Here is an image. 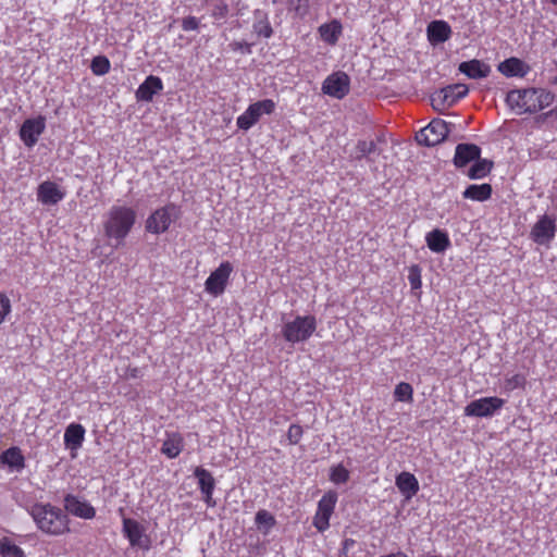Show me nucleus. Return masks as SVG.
<instances>
[{"mask_svg":"<svg viewBox=\"0 0 557 557\" xmlns=\"http://www.w3.org/2000/svg\"><path fill=\"white\" fill-rule=\"evenodd\" d=\"M413 389L409 383L401 382L396 385L394 396L398 401L409 403L412 400Z\"/></svg>","mask_w":557,"mask_h":557,"instance_id":"nucleus-38","label":"nucleus"},{"mask_svg":"<svg viewBox=\"0 0 557 557\" xmlns=\"http://www.w3.org/2000/svg\"><path fill=\"white\" fill-rule=\"evenodd\" d=\"M555 474L557 475V468H556V472H555Z\"/></svg>","mask_w":557,"mask_h":557,"instance_id":"nucleus-48","label":"nucleus"},{"mask_svg":"<svg viewBox=\"0 0 557 557\" xmlns=\"http://www.w3.org/2000/svg\"><path fill=\"white\" fill-rule=\"evenodd\" d=\"M288 3L299 15H305L308 12L309 0H288Z\"/></svg>","mask_w":557,"mask_h":557,"instance_id":"nucleus-44","label":"nucleus"},{"mask_svg":"<svg viewBox=\"0 0 557 557\" xmlns=\"http://www.w3.org/2000/svg\"><path fill=\"white\" fill-rule=\"evenodd\" d=\"M199 27V21L195 16H187L182 21V28L185 32L196 30Z\"/></svg>","mask_w":557,"mask_h":557,"instance_id":"nucleus-45","label":"nucleus"},{"mask_svg":"<svg viewBox=\"0 0 557 557\" xmlns=\"http://www.w3.org/2000/svg\"><path fill=\"white\" fill-rule=\"evenodd\" d=\"M469 169L467 175L471 180H480L485 177L492 170L493 163L486 159H476Z\"/></svg>","mask_w":557,"mask_h":557,"instance_id":"nucleus-32","label":"nucleus"},{"mask_svg":"<svg viewBox=\"0 0 557 557\" xmlns=\"http://www.w3.org/2000/svg\"><path fill=\"white\" fill-rule=\"evenodd\" d=\"M194 475L198 480V486L203 496L205 503L208 507H214L215 500L213 499V491L215 487V480L213 475L202 467H197L194 471Z\"/></svg>","mask_w":557,"mask_h":557,"instance_id":"nucleus-15","label":"nucleus"},{"mask_svg":"<svg viewBox=\"0 0 557 557\" xmlns=\"http://www.w3.org/2000/svg\"><path fill=\"white\" fill-rule=\"evenodd\" d=\"M65 197V191L62 190L54 182L45 181L37 189V199L46 206H52L60 202Z\"/></svg>","mask_w":557,"mask_h":557,"instance_id":"nucleus-17","label":"nucleus"},{"mask_svg":"<svg viewBox=\"0 0 557 557\" xmlns=\"http://www.w3.org/2000/svg\"><path fill=\"white\" fill-rule=\"evenodd\" d=\"M253 32L263 38H270L273 34L272 26L269 22L268 15L263 12L257 11L252 24Z\"/></svg>","mask_w":557,"mask_h":557,"instance_id":"nucleus-31","label":"nucleus"},{"mask_svg":"<svg viewBox=\"0 0 557 557\" xmlns=\"http://www.w3.org/2000/svg\"><path fill=\"white\" fill-rule=\"evenodd\" d=\"M524 384H525V376L520 373L513 374V375L505 379V388L508 391L521 388L524 386Z\"/></svg>","mask_w":557,"mask_h":557,"instance_id":"nucleus-40","label":"nucleus"},{"mask_svg":"<svg viewBox=\"0 0 557 557\" xmlns=\"http://www.w3.org/2000/svg\"><path fill=\"white\" fill-rule=\"evenodd\" d=\"M395 483L400 493L406 497V499H410L419 491V482L417 478L410 472L404 471L399 473L396 476Z\"/></svg>","mask_w":557,"mask_h":557,"instance_id":"nucleus-26","label":"nucleus"},{"mask_svg":"<svg viewBox=\"0 0 557 557\" xmlns=\"http://www.w3.org/2000/svg\"><path fill=\"white\" fill-rule=\"evenodd\" d=\"M498 71L506 77H523L528 74L530 67L518 58H509L498 64Z\"/></svg>","mask_w":557,"mask_h":557,"instance_id":"nucleus-24","label":"nucleus"},{"mask_svg":"<svg viewBox=\"0 0 557 557\" xmlns=\"http://www.w3.org/2000/svg\"><path fill=\"white\" fill-rule=\"evenodd\" d=\"M481 149L473 144H459L456 147L454 163L457 168H465L480 158Z\"/></svg>","mask_w":557,"mask_h":557,"instance_id":"nucleus-22","label":"nucleus"},{"mask_svg":"<svg viewBox=\"0 0 557 557\" xmlns=\"http://www.w3.org/2000/svg\"><path fill=\"white\" fill-rule=\"evenodd\" d=\"M7 466L10 472H21L25 468V457L17 446H12L0 455V466Z\"/></svg>","mask_w":557,"mask_h":557,"instance_id":"nucleus-20","label":"nucleus"},{"mask_svg":"<svg viewBox=\"0 0 557 557\" xmlns=\"http://www.w3.org/2000/svg\"><path fill=\"white\" fill-rule=\"evenodd\" d=\"M255 521L259 529H262V528L264 529L263 533H265V534L275 524L274 517L269 511L263 510V509L259 510L256 513Z\"/></svg>","mask_w":557,"mask_h":557,"instance_id":"nucleus-36","label":"nucleus"},{"mask_svg":"<svg viewBox=\"0 0 557 557\" xmlns=\"http://www.w3.org/2000/svg\"><path fill=\"white\" fill-rule=\"evenodd\" d=\"M408 281L412 289H418L421 287V269L419 265H411L409 268Z\"/></svg>","mask_w":557,"mask_h":557,"instance_id":"nucleus-41","label":"nucleus"},{"mask_svg":"<svg viewBox=\"0 0 557 557\" xmlns=\"http://www.w3.org/2000/svg\"><path fill=\"white\" fill-rule=\"evenodd\" d=\"M548 4H552L557 9V0H545Z\"/></svg>","mask_w":557,"mask_h":557,"instance_id":"nucleus-47","label":"nucleus"},{"mask_svg":"<svg viewBox=\"0 0 557 557\" xmlns=\"http://www.w3.org/2000/svg\"><path fill=\"white\" fill-rule=\"evenodd\" d=\"M322 90L336 99H343L349 92V77L344 72H336L327 76L323 84Z\"/></svg>","mask_w":557,"mask_h":557,"instance_id":"nucleus-14","label":"nucleus"},{"mask_svg":"<svg viewBox=\"0 0 557 557\" xmlns=\"http://www.w3.org/2000/svg\"><path fill=\"white\" fill-rule=\"evenodd\" d=\"M210 14L215 20H223L228 14V4L226 0H206Z\"/></svg>","mask_w":557,"mask_h":557,"instance_id":"nucleus-34","label":"nucleus"},{"mask_svg":"<svg viewBox=\"0 0 557 557\" xmlns=\"http://www.w3.org/2000/svg\"><path fill=\"white\" fill-rule=\"evenodd\" d=\"M342 24L337 20L322 24L319 27V34L323 41L329 45H335L342 35Z\"/></svg>","mask_w":557,"mask_h":557,"instance_id":"nucleus-29","label":"nucleus"},{"mask_svg":"<svg viewBox=\"0 0 557 557\" xmlns=\"http://www.w3.org/2000/svg\"><path fill=\"white\" fill-rule=\"evenodd\" d=\"M354 544H355V541H354L352 539H346V540H344V541H343V543H342V553H343L344 555H346V554H347V552H348V549H349L351 546H354Z\"/></svg>","mask_w":557,"mask_h":557,"instance_id":"nucleus-46","label":"nucleus"},{"mask_svg":"<svg viewBox=\"0 0 557 557\" xmlns=\"http://www.w3.org/2000/svg\"><path fill=\"white\" fill-rule=\"evenodd\" d=\"M123 532L132 546L148 548V539L144 533V528L136 520L124 518Z\"/></svg>","mask_w":557,"mask_h":557,"instance_id":"nucleus-18","label":"nucleus"},{"mask_svg":"<svg viewBox=\"0 0 557 557\" xmlns=\"http://www.w3.org/2000/svg\"><path fill=\"white\" fill-rule=\"evenodd\" d=\"M180 216V209L174 203H169L153 211L146 221V230L152 234L166 232L170 225Z\"/></svg>","mask_w":557,"mask_h":557,"instance_id":"nucleus-6","label":"nucleus"},{"mask_svg":"<svg viewBox=\"0 0 557 557\" xmlns=\"http://www.w3.org/2000/svg\"><path fill=\"white\" fill-rule=\"evenodd\" d=\"M111 67L110 61L104 55L95 57L91 60L90 69L95 75H106Z\"/></svg>","mask_w":557,"mask_h":557,"instance_id":"nucleus-35","label":"nucleus"},{"mask_svg":"<svg viewBox=\"0 0 557 557\" xmlns=\"http://www.w3.org/2000/svg\"><path fill=\"white\" fill-rule=\"evenodd\" d=\"M64 508L69 513L86 520L96 516V509L87 500L72 494L64 497Z\"/></svg>","mask_w":557,"mask_h":557,"instance_id":"nucleus-16","label":"nucleus"},{"mask_svg":"<svg viewBox=\"0 0 557 557\" xmlns=\"http://www.w3.org/2000/svg\"><path fill=\"white\" fill-rule=\"evenodd\" d=\"M304 434L302 428L298 424H292L287 431V440L289 444L296 445L299 443Z\"/></svg>","mask_w":557,"mask_h":557,"instance_id":"nucleus-42","label":"nucleus"},{"mask_svg":"<svg viewBox=\"0 0 557 557\" xmlns=\"http://www.w3.org/2000/svg\"><path fill=\"white\" fill-rule=\"evenodd\" d=\"M448 133V123L441 119H434L417 133L416 140L420 145L432 147L441 144Z\"/></svg>","mask_w":557,"mask_h":557,"instance_id":"nucleus-9","label":"nucleus"},{"mask_svg":"<svg viewBox=\"0 0 557 557\" xmlns=\"http://www.w3.org/2000/svg\"><path fill=\"white\" fill-rule=\"evenodd\" d=\"M557 232L556 218L552 214H542L530 231V238L537 245L548 246Z\"/></svg>","mask_w":557,"mask_h":557,"instance_id":"nucleus-8","label":"nucleus"},{"mask_svg":"<svg viewBox=\"0 0 557 557\" xmlns=\"http://www.w3.org/2000/svg\"><path fill=\"white\" fill-rule=\"evenodd\" d=\"M46 129V119L42 115L26 119L20 128V138L28 148L34 147Z\"/></svg>","mask_w":557,"mask_h":557,"instance_id":"nucleus-13","label":"nucleus"},{"mask_svg":"<svg viewBox=\"0 0 557 557\" xmlns=\"http://www.w3.org/2000/svg\"><path fill=\"white\" fill-rule=\"evenodd\" d=\"M37 528L45 534L60 536L70 532V519L60 507L50 503H36L28 509Z\"/></svg>","mask_w":557,"mask_h":557,"instance_id":"nucleus-1","label":"nucleus"},{"mask_svg":"<svg viewBox=\"0 0 557 557\" xmlns=\"http://www.w3.org/2000/svg\"><path fill=\"white\" fill-rule=\"evenodd\" d=\"M318 322L314 315H296L292 320H285L282 325V336L292 344L306 343L315 332Z\"/></svg>","mask_w":557,"mask_h":557,"instance_id":"nucleus-4","label":"nucleus"},{"mask_svg":"<svg viewBox=\"0 0 557 557\" xmlns=\"http://www.w3.org/2000/svg\"><path fill=\"white\" fill-rule=\"evenodd\" d=\"M163 89V83L160 77L149 75L137 88L136 99L138 101L149 102L153 96Z\"/></svg>","mask_w":557,"mask_h":557,"instance_id":"nucleus-19","label":"nucleus"},{"mask_svg":"<svg viewBox=\"0 0 557 557\" xmlns=\"http://www.w3.org/2000/svg\"><path fill=\"white\" fill-rule=\"evenodd\" d=\"M376 148V145L373 140L367 141V140H360L358 141L356 149H357V159H361L370 153H372Z\"/></svg>","mask_w":557,"mask_h":557,"instance_id":"nucleus-39","label":"nucleus"},{"mask_svg":"<svg viewBox=\"0 0 557 557\" xmlns=\"http://www.w3.org/2000/svg\"><path fill=\"white\" fill-rule=\"evenodd\" d=\"M469 92V88L466 84H455L446 86L431 96V103L434 110L443 111L447 108L453 107L460 99L466 97Z\"/></svg>","mask_w":557,"mask_h":557,"instance_id":"nucleus-7","label":"nucleus"},{"mask_svg":"<svg viewBox=\"0 0 557 557\" xmlns=\"http://www.w3.org/2000/svg\"><path fill=\"white\" fill-rule=\"evenodd\" d=\"M136 221V212L126 206H113L107 213L103 228L106 236L121 244L132 231Z\"/></svg>","mask_w":557,"mask_h":557,"instance_id":"nucleus-3","label":"nucleus"},{"mask_svg":"<svg viewBox=\"0 0 557 557\" xmlns=\"http://www.w3.org/2000/svg\"><path fill=\"white\" fill-rule=\"evenodd\" d=\"M555 95L545 88H523L510 90L506 103L517 114L536 113L549 107Z\"/></svg>","mask_w":557,"mask_h":557,"instance_id":"nucleus-2","label":"nucleus"},{"mask_svg":"<svg viewBox=\"0 0 557 557\" xmlns=\"http://www.w3.org/2000/svg\"><path fill=\"white\" fill-rule=\"evenodd\" d=\"M330 480L334 484H344L349 480V471L342 463L333 466L330 470Z\"/></svg>","mask_w":557,"mask_h":557,"instance_id":"nucleus-37","label":"nucleus"},{"mask_svg":"<svg viewBox=\"0 0 557 557\" xmlns=\"http://www.w3.org/2000/svg\"><path fill=\"white\" fill-rule=\"evenodd\" d=\"M85 440V429L79 423H71L64 432V444L71 450H77L82 447Z\"/></svg>","mask_w":557,"mask_h":557,"instance_id":"nucleus-27","label":"nucleus"},{"mask_svg":"<svg viewBox=\"0 0 557 557\" xmlns=\"http://www.w3.org/2000/svg\"><path fill=\"white\" fill-rule=\"evenodd\" d=\"M0 555L2 557H26L24 550L10 539H0Z\"/></svg>","mask_w":557,"mask_h":557,"instance_id":"nucleus-33","label":"nucleus"},{"mask_svg":"<svg viewBox=\"0 0 557 557\" xmlns=\"http://www.w3.org/2000/svg\"><path fill=\"white\" fill-rule=\"evenodd\" d=\"M425 242L429 249L435 253H442L450 246L447 233L438 228L429 232Z\"/></svg>","mask_w":557,"mask_h":557,"instance_id":"nucleus-25","label":"nucleus"},{"mask_svg":"<svg viewBox=\"0 0 557 557\" xmlns=\"http://www.w3.org/2000/svg\"><path fill=\"white\" fill-rule=\"evenodd\" d=\"M232 272V264L228 261L222 262L206 280V292L212 296L223 294Z\"/></svg>","mask_w":557,"mask_h":557,"instance_id":"nucleus-12","label":"nucleus"},{"mask_svg":"<svg viewBox=\"0 0 557 557\" xmlns=\"http://www.w3.org/2000/svg\"><path fill=\"white\" fill-rule=\"evenodd\" d=\"M11 312V300L10 298L3 294L0 293V324H2L5 320V318Z\"/></svg>","mask_w":557,"mask_h":557,"instance_id":"nucleus-43","label":"nucleus"},{"mask_svg":"<svg viewBox=\"0 0 557 557\" xmlns=\"http://www.w3.org/2000/svg\"><path fill=\"white\" fill-rule=\"evenodd\" d=\"M337 493L329 491L324 493L318 503L317 511L312 524L319 532H324L330 528V519L334 512L337 503Z\"/></svg>","mask_w":557,"mask_h":557,"instance_id":"nucleus-10","label":"nucleus"},{"mask_svg":"<svg viewBox=\"0 0 557 557\" xmlns=\"http://www.w3.org/2000/svg\"><path fill=\"white\" fill-rule=\"evenodd\" d=\"M492 186L490 184L469 185L462 193L463 198L474 201H485L491 198Z\"/></svg>","mask_w":557,"mask_h":557,"instance_id":"nucleus-30","label":"nucleus"},{"mask_svg":"<svg viewBox=\"0 0 557 557\" xmlns=\"http://www.w3.org/2000/svg\"><path fill=\"white\" fill-rule=\"evenodd\" d=\"M184 447V438L178 432L166 433V438L163 441L161 453L168 458H176Z\"/></svg>","mask_w":557,"mask_h":557,"instance_id":"nucleus-28","label":"nucleus"},{"mask_svg":"<svg viewBox=\"0 0 557 557\" xmlns=\"http://www.w3.org/2000/svg\"><path fill=\"white\" fill-rule=\"evenodd\" d=\"M458 70L460 73L465 74L471 79L485 78L491 73V66L476 59L461 62L458 66Z\"/></svg>","mask_w":557,"mask_h":557,"instance_id":"nucleus-23","label":"nucleus"},{"mask_svg":"<svg viewBox=\"0 0 557 557\" xmlns=\"http://www.w3.org/2000/svg\"><path fill=\"white\" fill-rule=\"evenodd\" d=\"M275 108L276 103L272 99H263L253 102L237 117L236 124L238 128L248 131L259 122L261 116L272 114Z\"/></svg>","mask_w":557,"mask_h":557,"instance_id":"nucleus-5","label":"nucleus"},{"mask_svg":"<svg viewBox=\"0 0 557 557\" xmlns=\"http://www.w3.org/2000/svg\"><path fill=\"white\" fill-rule=\"evenodd\" d=\"M505 405V399L491 396L472 400L465 407V416L476 418H490Z\"/></svg>","mask_w":557,"mask_h":557,"instance_id":"nucleus-11","label":"nucleus"},{"mask_svg":"<svg viewBox=\"0 0 557 557\" xmlns=\"http://www.w3.org/2000/svg\"><path fill=\"white\" fill-rule=\"evenodd\" d=\"M428 40L431 45L435 46L448 40L451 36V28L445 21H433L426 28Z\"/></svg>","mask_w":557,"mask_h":557,"instance_id":"nucleus-21","label":"nucleus"}]
</instances>
